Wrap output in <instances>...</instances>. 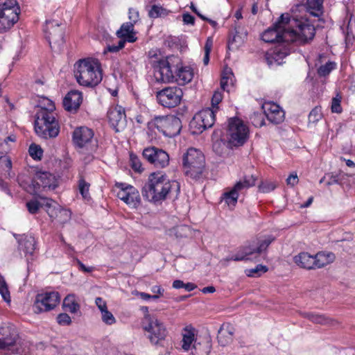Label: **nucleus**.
<instances>
[{"label":"nucleus","instance_id":"nucleus-30","mask_svg":"<svg viewBox=\"0 0 355 355\" xmlns=\"http://www.w3.org/2000/svg\"><path fill=\"white\" fill-rule=\"evenodd\" d=\"M336 256L331 252H320L314 256L315 268H320L334 261Z\"/></svg>","mask_w":355,"mask_h":355},{"label":"nucleus","instance_id":"nucleus-19","mask_svg":"<svg viewBox=\"0 0 355 355\" xmlns=\"http://www.w3.org/2000/svg\"><path fill=\"white\" fill-rule=\"evenodd\" d=\"M109 123L116 132L123 130L126 126V116L125 110L120 105L110 108L107 112Z\"/></svg>","mask_w":355,"mask_h":355},{"label":"nucleus","instance_id":"nucleus-57","mask_svg":"<svg viewBox=\"0 0 355 355\" xmlns=\"http://www.w3.org/2000/svg\"><path fill=\"white\" fill-rule=\"evenodd\" d=\"M11 168V159L7 156L0 157V169L10 171Z\"/></svg>","mask_w":355,"mask_h":355},{"label":"nucleus","instance_id":"nucleus-55","mask_svg":"<svg viewBox=\"0 0 355 355\" xmlns=\"http://www.w3.org/2000/svg\"><path fill=\"white\" fill-rule=\"evenodd\" d=\"M252 123L256 127H261L264 125V119L261 114L254 113L250 116Z\"/></svg>","mask_w":355,"mask_h":355},{"label":"nucleus","instance_id":"nucleus-64","mask_svg":"<svg viewBox=\"0 0 355 355\" xmlns=\"http://www.w3.org/2000/svg\"><path fill=\"white\" fill-rule=\"evenodd\" d=\"M129 19L131 22H137L139 19V12L135 9L129 10Z\"/></svg>","mask_w":355,"mask_h":355},{"label":"nucleus","instance_id":"nucleus-22","mask_svg":"<svg viewBox=\"0 0 355 355\" xmlns=\"http://www.w3.org/2000/svg\"><path fill=\"white\" fill-rule=\"evenodd\" d=\"M267 119L275 124H279L284 120V112L279 105L273 102H266L262 105Z\"/></svg>","mask_w":355,"mask_h":355},{"label":"nucleus","instance_id":"nucleus-46","mask_svg":"<svg viewBox=\"0 0 355 355\" xmlns=\"http://www.w3.org/2000/svg\"><path fill=\"white\" fill-rule=\"evenodd\" d=\"M0 294L1 295L2 298L6 301L9 302L10 301V293L8 290L6 282L3 277L0 275Z\"/></svg>","mask_w":355,"mask_h":355},{"label":"nucleus","instance_id":"nucleus-63","mask_svg":"<svg viewBox=\"0 0 355 355\" xmlns=\"http://www.w3.org/2000/svg\"><path fill=\"white\" fill-rule=\"evenodd\" d=\"M299 180L296 173H291L286 179V183L291 187H294L297 184Z\"/></svg>","mask_w":355,"mask_h":355},{"label":"nucleus","instance_id":"nucleus-56","mask_svg":"<svg viewBox=\"0 0 355 355\" xmlns=\"http://www.w3.org/2000/svg\"><path fill=\"white\" fill-rule=\"evenodd\" d=\"M130 162L132 168L135 171L141 172L143 170L141 162L136 155L130 154Z\"/></svg>","mask_w":355,"mask_h":355},{"label":"nucleus","instance_id":"nucleus-52","mask_svg":"<svg viewBox=\"0 0 355 355\" xmlns=\"http://www.w3.org/2000/svg\"><path fill=\"white\" fill-rule=\"evenodd\" d=\"M43 151L42 148L35 145L32 144L29 147V154L33 159H40L42 156Z\"/></svg>","mask_w":355,"mask_h":355},{"label":"nucleus","instance_id":"nucleus-8","mask_svg":"<svg viewBox=\"0 0 355 355\" xmlns=\"http://www.w3.org/2000/svg\"><path fill=\"white\" fill-rule=\"evenodd\" d=\"M142 327L147 338L153 345H158L167 336V330L164 324L154 315H146L142 322Z\"/></svg>","mask_w":355,"mask_h":355},{"label":"nucleus","instance_id":"nucleus-31","mask_svg":"<svg viewBox=\"0 0 355 355\" xmlns=\"http://www.w3.org/2000/svg\"><path fill=\"white\" fill-rule=\"evenodd\" d=\"M197 119L203 122L205 129L211 128L215 121V111L210 108L203 110L197 113Z\"/></svg>","mask_w":355,"mask_h":355},{"label":"nucleus","instance_id":"nucleus-21","mask_svg":"<svg viewBox=\"0 0 355 355\" xmlns=\"http://www.w3.org/2000/svg\"><path fill=\"white\" fill-rule=\"evenodd\" d=\"M16 0H1L0 12H3L6 22H17L19 20V8Z\"/></svg>","mask_w":355,"mask_h":355},{"label":"nucleus","instance_id":"nucleus-18","mask_svg":"<svg viewBox=\"0 0 355 355\" xmlns=\"http://www.w3.org/2000/svg\"><path fill=\"white\" fill-rule=\"evenodd\" d=\"M44 205L46 211L53 220L64 224L70 219L71 212L68 209L62 208L51 199L46 200Z\"/></svg>","mask_w":355,"mask_h":355},{"label":"nucleus","instance_id":"nucleus-9","mask_svg":"<svg viewBox=\"0 0 355 355\" xmlns=\"http://www.w3.org/2000/svg\"><path fill=\"white\" fill-rule=\"evenodd\" d=\"M248 128L242 120L236 117L229 119L226 137L230 146L243 145L248 139Z\"/></svg>","mask_w":355,"mask_h":355},{"label":"nucleus","instance_id":"nucleus-34","mask_svg":"<svg viewBox=\"0 0 355 355\" xmlns=\"http://www.w3.org/2000/svg\"><path fill=\"white\" fill-rule=\"evenodd\" d=\"M195 340V329L185 327L182 331V348L184 351H189Z\"/></svg>","mask_w":355,"mask_h":355},{"label":"nucleus","instance_id":"nucleus-40","mask_svg":"<svg viewBox=\"0 0 355 355\" xmlns=\"http://www.w3.org/2000/svg\"><path fill=\"white\" fill-rule=\"evenodd\" d=\"M239 194L232 188L223 193V200L228 206L234 207L237 202Z\"/></svg>","mask_w":355,"mask_h":355},{"label":"nucleus","instance_id":"nucleus-60","mask_svg":"<svg viewBox=\"0 0 355 355\" xmlns=\"http://www.w3.org/2000/svg\"><path fill=\"white\" fill-rule=\"evenodd\" d=\"M125 46L124 40H119L118 42L117 45L112 44L108 45L106 48V50L109 52L116 53L122 49Z\"/></svg>","mask_w":355,"mask_h":355},{"label":"nucleus","instance_id":"nucleus-12","mask_svg":"<svg viewBox=\"0 0 355 355\" xmlns=\"http://www.w3.org/2000/svg\"><path fill=\"white\" fill-rule=\"evenodd\" d=\"M60 302V296L58 292H46L37 295L33 311L36 313L49 311L55 309Z\"/></svg>","mask_w":355,"mask_h":355},{"label":"nucleus","instance_id":"nucleus-1","mask_svg":"<svg viewBox=\"0 0 355 355\" xmlns=\"http://www.w3.org/2000/svg\"><path fill=\"white\" fill-rule=\"evenodd\" d=\"M286 24H273L261 34V39L268 43L286 41L302 45L313 40L315 35L313 24H298L295 28L286 27Z\"/></svg>","mask_w":355,"mask_h":355},{"label":"nucleus","instance_id":"nucleus-6","mask_svg":"<svg viewBox=\"0 0 355 355\" xmlns=\"http://www.w3.org/2000/svg\"><path fill=\"white\" fill-rule=\"evenodd\" d=\"M55 112L37 110L35 115V131L41 138L47 139L56 137L60 132V125Z\"/></svg>","mask_w":355,"mask_h":355},{"label":"nucleus","instance_id":"nucleus-36","mask_svg":"<svg viewBox=\"0 0 355 355\" xmlns=\"http://www.w3.org/2000/svg\"><path fill=\"white\" fill-rule=\"evenodd\" d=\"M64 308L71 313H77L80 305L76 300L74 295H68L63 300Z\"/></svg>","mask_w":355,"mask_h":355},{"label":"nucleus","instance_id":"nucleus-28","mask_svg":"<svg viewBox=\"0 0 355 355\" xmlns=\"http://www.w3.org/2000/svg\"><path fill=\"white\" fill-rule=\"evenodd\" d=\"M294 262L300 268L307 270L315 269L314 256L308 252H301L293 258Z\"/></svg>","mask_w":355,"mask_h":355},{"label":"nucleus","instance_id":"nucleus-43","mask_svg":"<svg viewBox=\"0 0 355 355\" xmlns=\"http://www.w3.org/2000/svg\"><path fill=\"white\" fill-rule=\"evenodd\" d=\"M89 184L87 183L83 178H80L78 182V189L83 198L89 200L90 199V195L89 192Z\"/></svg>","mask_w":355,"mask_h":355},{"label":"nucleus","instance_id":"nucleus-37","mask_svg":"<svg viewBox=\"0 0 355 355\" xmlns=\"http://www.w3.org/2000/svg\"><path fill=\"white\" fill-rule=\"evenodd\" d=\"M234 74L230 68H226L223 72L220 80V87L223 90L229 92V86L233 85Z\"/></svg>","mask_w":355,"mask_h":355},{"label":"nucleus","instance_id":"nucleus-27","mask_svg":"<svg viewBox=\"0 0 355 355\" xmlns=\"http://www.w3.org/2000/svg\"><path fill=\"white\" fill-rule=\"evenodd\" d=\"M175 80L179 85H184L190 83L193 78V71L189 67H178L175 68Z\"/></svg>","mask_w":355,"mask_h":355},{"label":"nucleus","instance_id":"nucleus-5","mask_svg":"<svg viewBox=\"0 0 355 355\" xmlns=\"http://www.w3.org/2000/svg\"><path fill=\"white\" fill-rule=\"evenodd\" d=\"M182 165L186 176L198 180L206 177L205 158L198 149L190 148L183 155Z\"/></svg>","mask_w":355,"mask_h":355},{"label":"nucleus","instance_id":"nucleus-58","mask_svg":"<svg viewBox=\"0 0 355 355\" xmlns=\"http://www.w3.org/2000/svg\"><path fill=\"white\" fill-rule=\"evenodd\" d=\"M57 322L60 325H69L71 323V319L67 313H60L57 316Z\"/></svg>","mask_w":355,"mask_h":355},{"label":"nucleus","instance_id":"nucleus-48","mask_svg":"<svg viewBox=\"0 0 355 355\" xmlns=\"http://www.w3.org/2000/svg\"><path fill=\"white\" fill-rule=\"evenodd\" d=\"M335 67V63L329 62L325 64L322 65L318 70V73L320 76H326L328 75Z\"/></svg>","mask_w":355,"mask_h":355},{"label":"nucleus","instance_id":"nucleus-2","mask_svg":"<svg viewBox=\"0 0 355 355\" xmlns=\"http://www.w3.org/2000/svg\"><path fill=\"white\" fill-rule=\"evenodd\" d=\"M173 187L179 189L178 183L171 181L165 174L152 173L143 187L142 194L148 201L157 202L165 200Z\"/></svg>","mask_w":355,"mask_h":355},{"label":"nucleus","instance_id":"nucleus-3","mask_svg":"<svg viewBox=\"0 0 355 355\" xmlns=\"http://www.w3.org/2000/svg\"><path fill=\"white\" fill-rule=\"evenodd\" d=\"M74 76L80 85L93 87L103 78L99 63L92 59L80 60L74 64Z\"/></svg>","mask_w":355,"mask_h":355},{"label":"nucleus","instance_id":"nucleus-59","mask_svg":"<svg viewBox=\"0 0 355 355\" xmlns=\"http://www.w3.org/2000/svg\"><path fill=\"white\" fill-rule=\"evenodd\" d=\"M276 188V185L273 182H265L259 186V189L263 193H268L273 191Z\"/></svg>","mask_w":355,"mask_h":355},{"label":"nucleus","instance_id":"nucleus-53","mask_svg":"<svg viewBox=\"0 0 355 355\" xmlns=\"http://www.w3.org/2000/svg\"><path fill=\"white\" fill-rule=\"evenodd\" d=\"M341 96L338 94L332 98L331 102V111L335 113H340L342 112V107L340 105Z\"/></svg>","mask_w":355,"mask_h":355},{"label":"nucleus","instance_id":"nucleus-20","mask_svg":"<svg viewBox=\"0 0 355 355\" xmlns=\"http://www.w3.org/2000/svg\"><path fill=\"white\" fill-rule=\"evenodd\" d=\"M248 31L244 24H236L234 31L230 33L228 42V49L230 50L238 49L247 38Z\"/></svg>","mask_w":355,"mask_h":355},{"label":"nucleus","instance_id":"nucleus-33","mask_svg":"<svg viewBox=\"0 0 355 355\" xmlns=\"http://www.w3.org/2000/svg\"><path fill=\"white\" fill-rule=\"evenodd\" d=\"M257 177L253 175H245L243 179L238 181L232 189L239 194L243 190H245L255 185Z\"/></svg>","mask_w":355,"mask_h":355},{"label":"nucleus","instance_id":"nucleus-45","mask_svg":"<svg viewBox=\"0 0 355 355\" xmlns=\"http://www.w3.org/2000/svg\"><path fill=\"white\" fill-rule=\"evenodd\" d=\"M177 237H187L191 234L190 227L187 225H181L174 228Z\"/></svg>","mask_w":355,"mask_h":355},{"label":"nucleus","instance_id":"nucleus-26","mask_svg":"<svg viewBox=\"0 0 355 355\" xmlns=\"http://www.w3.org/2000/svg\"><path fill=\"white\" fill-rule=\"evenodd\" d=\"M16 239L19 243V248L25 255H32L35 250V238L29 234L19 235Z\"/></svg>","mask_w":355,"mask_h":355},{"label":"nucleus","instance_id":"nucleus-29","mask_svg":"<svg viewBox=\"0 0 355 355\" xmlns=\"http://www.w3.org/2000/svg\"><path fill=\"white\" fill-rule=\"evenodd\" d=\"M116 36L120 39L119 40H124V44L128 42H135L137 40L135 33L133 31L132 24H123L120 29L116 33Z\"/></svg>","mask_w":355,"mask_h":355},{"label":"nucleus","instance_id":"nucleus-11","mask_svg":"<svg viewBox=\"0 0 355 355\" xmlns=\"http://www.w3.org/2000/svg\"><path fill=\"white\" fill-rule=\"evenodd\" d=\"M153 124L159 132L168 137L178 135L182 128L180 119L174 115L155 117Z\"/></svg>","mask_w":355,"mask_h":355},{"label":"nucleus","instance_id":"nucleus-47","mask_svg":"<svg viewBox=\"0 0 355 355\" xmlns=\"http://www.w3.org/2000/svg\"><path fill=\"white\" fill-rule=\"evenodd\" d=\"M275 240V237L272 236H267L263 241H262L259 246L256 248V252L257 254H261L263 251H265L269 245Z\"/></svg>","mask_w":355,"mask_h":355},{"label":"nucleus","instance_id":"nucleus-32","mask_svg":"<svg viewBox=\"0 0 355 355\" xmlns=\"http://www.w3.org/2000/svg\"><path fill=\"white\" fill-rule=\"evenodd\" d=\"M233 327L230 324L223 325L218 334V340L220 345L225 346L232 340Z\"/></svg>","mask_w":355,"mask_h":355},{"label":"nucleus","instance_id":"nucleus-35","mask_svg":"<svg viewBox=\"0 0 355 355\" xmlns=\"http://www.w3.org/2000/svg\"><path fill=\"white\" fill-rule=\"evenodd\" d=\"M254 253H257L256 248L252 247L250 245L244 246L242 248H241V250L236 254H235L230 258H227V259H225V260L227 261H231V260L236 261L245 260V259H248V257L249 255H251Z\"/></svg>","mask_w":355,"mask_h":355},{"label":"nucleus","instance_id":"nucleus-16","mask_svg":"<svg viewBox=\"0 0 355 355\" xmlns=\"http://www.w3.org/2000/svg\"><path fill=\"white\" fill-rule=\"evenodd\" d=\"M172 58L161 60L154 70V77L157 82L171 83L175 80V68L171 65Z\"/></svg>","mask_w":355,"mask_h":355},{"label":"nucleus","instance_id":"nucleus-49","mask_svg":"<svg viewBox=\"0 0 355 355\" xmlns=\"http://www.w3.org/2000/svg\"><path fill=\"white\" fill-rule=\"evenodd\" d=\"M267 270L268 268L266 266L259 264L254 268L248 270L247 275L250 277H257L267 272Z\"/></svg>","mask_w":355,"mask_h":355},{"label":"nucleus","instance_id":"nucleus-41","mask_svg":"<svg viewBox=\"0 0 355 355\" xmlns=\"http://www.w3.org/2000/svg\"><path fill=\"white\" fill-rule=\"evenodd\" d=\"M168 12L169 11L163 7L158 5H154L149 10L148 15L151 18L156 19L158 17H165L168 15Z\"/></svg>","mask_w":355,"mask_h":355},{"label":"nucleus","instance_id":"nucleus-17","mask_svg":"<svg viewBox=\"0 0 355 355\" xmlns=\"http://www.w3.org/2000/svg\"><path fill=\"white\" fill-rule=\"evenodd\" d=\"M293 43L292 42H284L282 41L278 43L270 53H267V61L269 65L274 63L277 64H281L283 59L288 55L291 51H294Z\"/></svg>","mask_w":355,"mask_h":355},{"label":"nucleus","instance_id":"nucleus-39","mask_svg":"<svg viewBox=\"0 0 355 355\" xmlns=\"http://www.w3.org/2000/svg\"><path fill=\"white\" fill-rule=\"evenodd\" d=\"M341 29L345 35V42L347 45L352 44L355 38V26L354 24H344Z\"/></svg>","mask_w":355,"mask_h":355},{"label":"nucleus","instance_id":"nucleus-24","mask_svg":"<svg viewBox=\"0 0 355 355\" xmlns=\"http://www.w3.org/2000/svg\"><path fill=\"white\" fill-rule=\"evenodd\" d=\"M82 101V93L78 90H71L65 96L63 100V106L66 110L75 112L80 107Z\"/></svg>","mask_w":355,"mask_h":355},{"label":"nucleus","instance_id":"nucleus-38","mask_svg":"<svg viewBox=\"0 0 355 355\" xmlns=\"http://www.w3.org/2000/svg\"><path fill=\"white\" fill-rule=\"evenodd\" d=\"M50 200L49 198H40V200H32L26 202V207L29 213L34 214H36L40 207H45V201Z\"/></svg>","mask_w":355,"mask_h":355},{"label":"nucleus","instance_id":"nucleus-51","mask_svg":"<svg viewBox=\"0 0 355 355\" xmlns=\"http://www.w3.org/2000/svg\"><path fill=\"white\" fill-rule=\"evenodd\" d=\"M322 117L321 109L318 107L313 108L309 115V121L311 123L318 121Z\"/></svg>","mask_w":355,"mask_h":355},{"label":"nucleus","instance_id":"nucleus-62","mask_svg":"<svg viewBox=\"0 0 355 355\" xmlns=\"http://www.w3.org/2000/svg\"><path fill=\"white\" fill-rule=\"evenodd\" d=\"M95 303L98 309L100 310L101 313L103 312L104 310L107 309V303L102 297H96L95 300Z\"/></svg>","mask_w":355,"mask_h":355},{"label":"nucleus","instance_id":"nucleus-50","mask_svg":"<svg viewBox=\"0 0 355 355\" xmlns=\"http://www.w3.org/2000/svg\"><path fill=\"white\" fill-rule=\"evenodd\" d=\"M101 319L103 322L107 325H112L116 322L114 316L108 309L101 312Z\"/></svg>","mask_w":355,"mask_h":355},{"label":"nucleus","instance_id":"nucleus-15","mask_svg":"<svg viewBox=\"0 0 355 355\" xmlns=\"http://www.w3.org/2000/svg\"><path fill=\"white\" fill-rule=\"evenodd\" d=\"M143 157L155 167L163 168L169 164L168 154L161 148L155 146L146 148L143 150Z\"/></svg>","mask_w":355,"mask_h":355},{"label":"nucleus","instance_id":"nucleus-42","mask_svg":"<svg viewBox=\"0 0 355 355\" xmlns=\"http://www.w3.org/2000/svg\"><path fill=\"white\" fill-rule=\"evenodd\" d=\"M189 126L193 134H200L206 130L203 125V122L198 121L197 119V114H195L191 121Z\"/></svg>","mask_w":355,"mask_h":355},{"label":"nucleus","instance_id":"nucleus-61","mask_svg":"<svg viewBox=\"0 0 355 355\" xmlns=\"http://www.w3.org/2000/svg\"><path fill=\"white\" fill-rule=\"evenodd\" d=\"M308 317L311 321L315 323L324 324L326 322V319L321 315L309 313Z\"/></svg>","mask_w":355,"mask_h":355},{"label":"nucleus","instance_id":"nucleus-14","mask_svg":"<svg viewBox=\"0 0 355 355\" xmlns=\"http://www.w3.org/2000/svg\"><path fill=\"white\" fill-rule=\"evenodd\" d=\"M183 92L178 87H168L156 94L158 102L166 107H175L182 100Z\"/></svg>","mask_w":355,"mask_h":355},{"label":"nucleus","instance_id":"nucleus-10","mask_svg":"<svg viewBox=\"0 0 355 355\" xmlns=\"http://www.w3.org/2000/svg\"><path fill=\"white\" fill-rule=\"evenodd\" d=\"M19 184L27 192L32 194H36L41 187L55 189L58 186L55 177L46 171H37L31 180V184L27 187L21 182Z\"/></svg>","mask_w":355,"mask_h":355},{"label":"nucleus","instance_id":"nucleus-44","mask_svg":"<svg viewBox=\"0 0 355 355\" xmlns=\"http://www.w3.org/2000/svg\"><path fill=\"white\" fill-rule=\"evenodd\" d=\"M37 110H44L48 112H55V106L51 100L47 98H44L42 100L40 107Z\"/></svg>","mask_w":355,"mask_h":355},{"label":"nucleus","instance_id":"nucleus-25","mask_svg":"<svg viewBox=\"0 0 355 355\" xmlns=\"http://www.w3.org/2000/svg\"><path fill=\"white\" fill-rule=\"evenodd\" d=\"M324 0H306L305 6L306 12L309 16L314 17L318 21L324 20Z\"/></svg>","mask_w":355,"mask_h":355},{"label":"nucleus","instance_id":"nucleus-23","mask_svg":"<svg viewBox=\"0 0 355 355\" xmlns=\"http://www.w3.org/2000/svg\"><path fill=\"white\" fill-rule=\"evenodd\" d=\"M44 31L50 45L52 42L58 45L63 43L64 31L60 24H46Z\"/></svg>","mask_w":355,"mask_h":355},{"label":"nucleus","instance_id":"nucleus-13","mask_svg":"<svg viewBox=\"0 0 355 355\" xmlns=\"http://www.w3.org/2000/svg\"><path fill=\"white\" fill-rule=\"evenodd\" d=\"M118 191L116 196L124 202L130 208L136 209L141 203V197L139 191L132 185L125 183L116 184Z\"/></svg>","mask_w":355,"mask_h":355},{"label":"nucleus","instance_id":"nucleus-4","mask_svg":"<svg viewBox=\"0 0 355 355\" xmlns=\"http://www.w3.org/2000/svg\"><path fill=\"white\" fill-rule=\"evenodd\" d=\"M73 142L78 152L83 155L85 163H89L94 159V153L98 148V141L94 138L93 130L87 127L81 126L74 130Z\"/></svg>","mask_w":355,"mask_h":355},{"label":"nucleus","instance_id":"nucleus-54","mask_svg":"<svg viewBox=\"0 0 355 355\" xmlns=\"http://www.w3.org/2000/svg\"><path fill=\"white\" fill-rule=\"evenodd\" d=\"M223 99V94L221 92L218 91H216L214 94H213L212 98H211V106L212 109L215 111V112L218 109V105Z\"/></svg>","mask_w":355,"mask_h":355},{"label":"nucleus","instance_id":"nucleus-7","mask_svg":"<svg viewBox=\"0 0 355 355\" xmlns=\"http://www.w3.org/2000/svg\"><path fill=\"white\" fill-rule=\"evenodd\" d=\"M18 340V334L13 326L0 327V350L10 354H26L28 352V347L25 343H21Z\"/></svg>","mask_w":355,"mask_h":355}]
</instances>
